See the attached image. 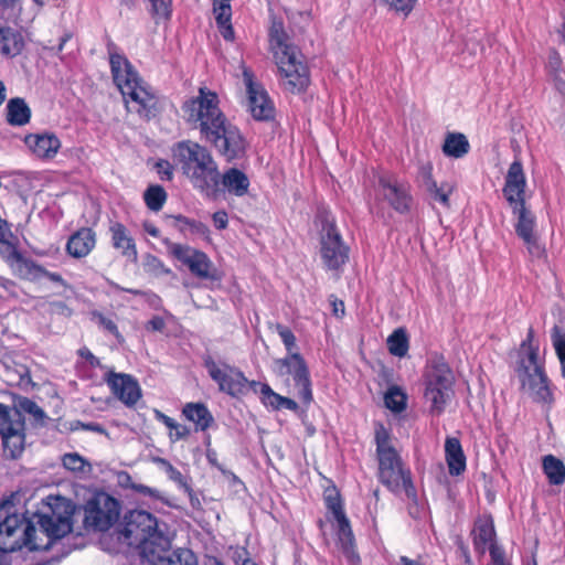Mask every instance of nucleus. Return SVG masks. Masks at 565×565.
<instances>
[{
  "instance_id": "21",
  "label": "nucleus",
  "mask_w": 565,
  "mask_h": 565,
  "mask_svg": "<svg viewBox=\"0 0 565 565\" xmlns=\"http://www.w3.org/2000/svg\"><path fill=\"white\" fill-rule=\"evenodd\" d=\"M526 177L523 164L515 159L509 167L505 174V182L502 189L503 195L509 205H516L525 202Z\"/></svg>"
},
{
  "instance_id": "50",
  "label": "nucleus",
  "mask_w": 565,
  "mask_h": 565,
  "mask_svg": "<svg viewBox=\"0 0 565 565\" xmlns=\"http://www.w3.org/2000/svg\"><path fill=\"white\" fill-rule=\"evenodd\" d=\"M63 467L73 472H83L88 466L87 461L77 452L65 454L62 457Z\"/></svg>"
},
{
  "instance_id": "7",
  "label": "nucleus",
  "mask_w": 565,
  "mask_h": 565,
  "mask_svg": "<svg viewBox=\"0 0 565 565\" xmlns=\"http://www.w3.org/2000/svg\"><path fill=\"white\" fill-rule=\"evenodd\" d=\"M118 541L139 551L145 559L154 551L171 546L170 539L159 529L156 516L143 510H132L124 515L117 529Z\"/></svg>"
},
{
  "instance_id": "48",
  "label": "nucleus",
  "mask_w": 565,
  "mask_h": 565,
  "mask_svg": "<svg viewBox=\"0 0 565 565\" xmlns=\"http://www.w3.org/2000/svg\"><path fill=\"white\" fill-rule=\"evenodd\" d=\"M13 407H17V409H19V413L22 415H32L35 420H42L45 416L43 409L34 401L28 397L20 398Z\"/></svg>"
},
{
  "instance_id": "8",
  "label": "nucleus",
  "mask_w": 565,
  "mask_h": 565,
  "mask_svg": "<svg viewBox=\"0 0 565 565\" xmlns=\"http://www.w3.org/2000/svg\"><path fill=\"white\" fill-rule=\"evenodd\" d=\"M171 152L195 189L202 192L217 189L218 166L207 148L195 141L182 140L172 146Z\"/></svg>"
},
{
  "instance_id": "17",
  "label": "nucleus",
  "mask_w": 565,
  "mask_h": 565,
  "mask_svg": "<svg viewBox=\"0 0 565 565\" xmlns=\"http://www.w3.org/2000/svg\"><path fill=\"white\" fill-rule=\"evenodd\" d=\"M243 81L247 90L248 111L255 120L267 121L274 118V105L267 92L254 81L253 73L244 68Z\"/></svg>"
},
{
  "instance_id": "51",
  "label": "nucleus",
  "mask_w": 565,
  "mask_h": 565,
  "mask_svg": "<svg viewBox=\"0 0 565 565\" xmlns=\"http://www.w3.org/2000/svg\"><path fill=\"white\" fill-rule=\"evenodd\" d=\"M275 329H276V332L278 333V335L280 337V339L287 350V353L288 354L297 353L296 352V337L292 333V331L288 327L280 324V323L276 324Z\"/></svg>"
},
{
  "instance_id": "40",
  "label": "nucleus",
  "mask_w": 565,
  "mask_h": 565,
  "mask_svg": "<svg viewBox=\"0 0 565 565\" xmlns=\"http://www.w3.org/2000/svg\"><path fill=\"white\" fill-rule=\"evenodd\" d=\"M167 198L166 190L159 184L149 185L143 193L147 207L153 212H158L163 207Z\"/></svg>"
},
{
  "instance_id": "57",
  "label": "nucleus",
  "mask_w": 565,
  "mask_h": 565,
  "mask_svg": "<svg viewBox=\"0 0 565 565\" xmlns=\"http://www.w3.org/2000/svg\"><path fill=\"white\" fill-rule=\"evenodd\" d=\"M36 267L40 270H39V273L35 274L34 277H23L22 279H25V280H39V279L45 277V278L50 279L53 282L61 284V285L64 284V280H63V278H62V276L60 274H57V273H50L46 269H44L42 266H40L39 264H36Z\"/></svg>"
},
{
  "instance_id": "44",
  "label": "nucleus",
  "mask_w": 565,
  "mask_h": 565,
  "mask_svg": "<svg viewBox=\"0 0 565 565\" xmlns=\"http://www.w3.org/2000/svg\"><path fill=\"white\" fill-rule=\"evenodd\" d=\"M149 12L156 23L169 20L172 14V0H148Z\"/></svg>"
},
{
  "instance_id": "29",
  "label": "nucleus",
  "mask_w": 565,
  "mask_h": 565,
  "mask_svg": "<svg viewBox=\"0 0 565 565\" xmlns=\"http://www.w3.org/2000/svg\"><path fill=\"white\" fill-rule=\"evenodd\" d=\"M495 531L491 520H479L473 529V545L478 553L484 554L492 545H498L494 541Z\"/></svg>"
},
{
  "instance_id": "53",
  "label": "nucleus",
  "mask_w": 565,
  "mask_h": 565,
  "mask_svg": "<svg viewBox=\"0 0 565 565\" xmlns=\"http://www.w3.org/2000/svg\"><path fill=\"white\" fill-rule=\"evenodd\" d=\"M143 268L147 273L156 275L169 271L168 269H164V265L161 259L151 254H147L145 256Z\"/></svg>"
},
{
  "instance_id": "58",
  "label": "nucleus",
  "mask_w": 565,
  "mask_h": 565,
  "mask_svg": "<svg viewBox=\"0 0 565 565\" xmlns=\"http://www.w3.org/2000/svg\"><path fill=\"white\" fill-rule=\"evenodd\" d=\"M156 171L160 179L163 181H170L173 178V167L168 160H159L156 163Z\"/></svg>"
},
{
  "instance_id": "49",
  "label": "nucleus",
  "mask_w": 565,
  "mask_h": 565,
  "mask_svg": "<svg viewBox=\"0 0 565 565\" xmlns=\"http://www.w3.org/2000/svg\"><path fill=\"white\" fill-rule=\"evenodd\" d=\"M380 4L387 7L397 13L407 17L414 9L417 0H376Z\"/></svg>"
},
{
  "instance_id": "26",
  "label": "nucleus",
  "mask_w": 565,
  "mask_h": 565,
  "mask_svg": "<svg viewBox=\"0 0 565 565\" xmlns=\"http://www.w3.org/2000/svg\"><path fill=\"white\" fill-rule=\"evenodd\" d=\"M222 185L227 193L242 198L248 193L250 181L245 172L230 168L223 174L218 172L217 188Z\"/></svg>"
},
{
  "instance_id": "36",
  "label": "nucleus",
  "mask_w": 565,
  "mask_h": 565,
  "mask_svg": "<svg viewBox=\"0 0 565 565\" xmlns=\"http://www.w3.org/2000/svg\"><path fill=\"white\" fill-rule=\"evenodd\" d=\"M542 469L550 484L561 486L565 482V465L555 456H544L542 459Z\"/></svg>"
},
{
  "instance_id": "16",
  "label": "nucleus",
  "mask_w": 565,
  "mask_h": 565,
  "mask_svg": "<svg viewBox=\"0 0 565 565\" xmlns=\"http://www.w3.org/2000/svg\"><path fill=\"white\" fill-rule=\"evenodd\" d=\"M327 503L328 509L332 512L333 519L337 522V536L342 553L350 565H359L361 559L355 550L354 535L340 500L329 497Z\"/></svg>"
},
{
  "instance_id": "52",
  "label": "nucleus",
  "mask_w": 565,
  "mask_h": 565,
  "mask_svg": "<svg viewBox=\"0 0 565 565\" xmlns=\"http://www.w3.org/2000/svg\"><path fill=\"white\" fill-rule=\"evenodd\" d=\"M282 396L275 393L268 384L262 385V401L274 409H280Z\"/></svg>"
},
{
  "instance_id": "6",
  "label": "nucleus",
  "mask_w": 565,
  "mask_h": 565,
  "mask_svg": "<svg viewBox=\"0 0 565 565\" xmlns=\"http://www.w3.org/2000/svg\"><path fill=\"white\" fill-rule=\"evenodd\" d=\"M515 372L522 390L548 413L555 399L544 363L539 358V345L534 343L533 328L529 329L526 338L520 345Z\"/></svg>"
},
{
  "instance_id": "46",
  "label": "nucleus",
  "mask_w": 565,
  "mask_h": 565,
  "mask_svg": "<svg viewBox=\"0 0 565 565\" xmlns=\"http://www.w3.org/2000/svg\"><path fill=\"white\" fill-rule=\"evenodd\" d=\"M175 221L180 231L184 233L196 234L200 236H206L209 233L207 226L200 221L191 220L183 215L175 216Z\"/></svg>"
},
{
  "instance_id": "12",
  "label": "nucleus",
  "mask_w": 565,
  "mask_h": 565,
  "mask_svg": "<svg viewBox=\"0 0 565 565\" xmlns=\"http://www.w3.org/2000/svg\"><path fill=\"white\" fill-rule=\"evenodd\" d=\"M274 367L278 376L292 377L298 396L303 404L309 405L312 402L310 372L301 354L291 353L285 358L277 359L274 362Z\"/></svg>"
},
{
  "instance_id": "62",
  "label": "nucleus",
  "mask_w": 565,
  "mask_h": 565,
  "mask_svg": "<svg viewBox=\"0 0 565 565\" xmlns=\"http://www.w3.org/2000/svg\"><path fill=\"white\" fill-rule=\"evenodd\" d=\"M213 221H214V224L216 226V228L218 230H223L227 226V223H228V218H227V214L226 212L224 211H217L213 214Z\"/></svg>"
},
{
  "instance_id": "15",
  "label": "nucleus",
  "mask_w": 565,
  "mask_h": 565,
  "mask_svg": "<svg viewBox=\"0 0 565 565\" xmlns=\"http://www.w3.org/2000/svg\"><path fill=\"white\" fill-rule=\"evenodd\" d=\"M509 206L512 210V213L515 217V233L526 245L530 255L535 258L543 257L545 249L539 243L537 236L534 231L536 225L535 215L526 206V203Z\"/></svg>"
},
{
  "instance_id": "47",
  "label": "nucleus",
  "mask_w": 565,
  "mask_h": 565,
  "mask_svg": "<svg viewBox=\"0 0 565 565\" xmlns=\"http://www.w3.org/2000/svg\"><path fill=\"white\" fill-rule=\"evenodd\" d=\"M157 418L163 423L170 430L174 433L170 437L174 440H180L189 436L190 429L186 426L178 424L173 418L164 415L163 413L157 412Z\"/></svg>"
},
{
  "instance_id": "64",
  "label": "nucleus",
  "mask_w": 565,
  "mask_h": 565,
  "mask_svg": "<svg viewBox=\"0 0 565 565\" xmlns=\"http://www.w3.org/2000/svg\"><path fill=\"white\" fill-rule=\"evenodd\" d=\"M554 88L563 96H565V78L564 74H556L550 76Z\"/></svg>"
},
{
  "instance_id": "9",
  "label": "nucleus",
  "mask_w": 565,
  "mask_h": 565,
  "mask_svg": "<svg viewBox=\"0 0 565 565\" xmlns=\"http://www.w3.org/2000/svg\"><path fill=\"white\" fill-rule=\"evenodd\" d=\"M374 440L380 482L394 493L403 490L409 500L416 502L417 492L413 483L412 472L405 467L399 454L391 444V435L383 425L376 427Z\"/></svg>"
},
{
  "instance_id": "59",
  "label": "nucleus",
  "mask_w": 565,
  "mask_h": 565,
  "mask_svg": "<svg viewBox=\"0 0 565 565\" xmlns=\"http://www.w3.org/2000/svg\"><path fill=\"white\" fill-rule=\"evenodd\" d=\"M94 316L102 328L116 335L117 338L120 335L116 323L110 318H107L102 313H95Z\"/></svg>"
},
{
  "instance_id": "19",
  "label": "nucleus",
  "mask_w": 565,
  "mask_h": 565,
  "mask_svg": "<svg viewBox=\"0 0 565 565\" xmlns=\"http://www.w3.org/2000/svg\"><path fill=\"white\" fill-rule=\"evenodd\" d=\"M18 238L8 237L0 241V257L19 278L34 277L39 273L36 263L24 257L18 249Z\"/></svg>"
},
{
  "instance_id": "24",
  "label": "nucleus",
  "mask_w": 565,
  "mask_h": 565,
  "mask_svg": "<svg viewBox=\"0 0 565 565\" xmlns=\"http://www.w3.org/2000/svg\"><path fill=\"white\" fill-rule=\"evenodd\" d=\"M111 245L115 249L132 263L138 259V250L135 239L129 234L127 227L120 222H113L109 226Z\"/></svg>"
},
{
  "instance_id": "41",
  "label": "nucleus",
  "mask_w": 565,
  "mask_h": 565,
  "mask_svg": "<svg viewBox=\"0 0 565 565\" xmlns=\"http://www.w3.org/2000/svg\"><path fill=\"white\" fill-rule=\"evenodd\" d=\"M387 348L392 355L404 358L408 352V338L406 331L402 328L396 329L387 338Z\"/></svg>"
},
{
  "instance_id": "14",
  "label": "nucleus",
  "mask_w": 565,
  "mask_h": 565,
  "mask_svg": "<svg viewBox=\"0 0 565 565\" xmlns=\"http://www.w3.org/2000/svg\"><path fill=\"white\" fill-rule=\"evenodd\" d=\"M84 524L94 531H107L120 514L119 502L108 494H100L87 501L84 508Z\"/></svg>"
},
{
  "instance_id": "32",
  "label": "nucleus",
  "mask_w": 565,
  "mask_h": 565,
  "mask_svg": "<svg viewBox=\"0 0 565 565\" xmlns=\"http://www.w3.org/2000/svg\"><path fill=\"white\" fill-rule=\"evenodd\" d=\"M185 418L195 424L196 430H206L214 418L203 403H188L182 409Z\"/></svg>"
},
{
  "instance_id": "34",
  "label": "nucleus",
  "mask_w": 565,
  "mask_h": 565,
  "mask_svg": "<svg viewBox=\"0 0 565 565\" xmlns=\"http://www.w3.org/2000/svg\"><path fill=\"white\" fill-rule=\"evenodd\" d=\"M31 119V109L23 98L15 97L7 104V121L11 126H24Z\"/></svg>"
},
{
  "instance_id": "20",
  "label": "nucleus",
  "mask_w": 565,
  "mask_h": 565,
  "mask_svg": "<svg viewBox=\"0 0 565 565\" xmlns=\"http://www.w3.org/2000/svg\"><path fill=\"white\" fill-rule=\"evenodd\" d=\"M106 383L113 394L126 406H134L141 397V390L137 380L129 374L109 372Z\"/></svg>"
},
{
  "instance_id": "38",
  "label": "nucleus",
  "mask_w": 565,
  "mask_h": 565,
  "mask_svg": "<svg viewBox=\"0 0 565 565\" xmlns=\"http://www.w3.org/2000/svg\"><path fill=\"white\" fill-rule=\"evenodd\" d=\"M3 376L10 385L28 387L32 384L30 371L24 364L6 365Z\"/></svg>"
},
{
  "instance_id": "45",
  "label": "nucleus",
  "mask_w": 565,
  "mask_h": 565,
  "mask_svg": "<svg viewBox=\"0 0 565 565\" xmlns=\"http://www.w3.org/2000/svg\"><path fill=\"white\" fill-rule=\"evenodd\" d=\"M425 190L434 201L439 202L445 207H449V196L454 191V186L451 184L444 182L438 185L437 182H435L433 185H429Z\"/></svg>"
},
{
  "instance_id": "5",
  "label": "nucleus",
  "mask_w": 565,
  "mask_h": 565,
  "mask_svg": "<svg viewBox=\"0 0 565 565\" xmlns=\"http://www.w3.org/2000/svg\"><path fill=\"white\" fill-rule=\"evenodd\" d=\"M269 47L286 92L299 94L310 84L309 68L300 51L290 43L281 20L273 19L269 28Z\"/></svg>"
},
{
  "instance_id": "11",
  "label": "nucleus",
  "mask_w": 565,
  "mask_h": 565,
  "mask_svg": "<svg viewBox=\"0 0 565 565\" xmlns=\"http://www.w3.org/2000/svg\"><path fill=\"white\" fill-rule=\"evenodd\" d=\"M350 248L333 221L326 220L320 236V256L328 270H339L349 260Z\"/></svg>"
},
{
  "instance_id": "28",
  "label": "nucleus",
  "mask_w": 565,
  "mask_h": 565,
  "mask_svg": "<svg viewBox=\"0 0 565 565\" xmlns=\"http://www.w3.org/2000/svg\"><path fill=\"white\" fill-rule=\"evenodd\" d=\"M445 455L450 476H459L466 470V456L458 438H446Z\"/></svg>"
},
{
  "instance_id": "43",
  "label": "nucleus",
  "mask_w": 565,
  "mask_h": 565,
  "mask_svg": "<svg viewBox=\"0 0 565 565\" xmlns=\"http://www.w3.org/2000/svg\"><path fill=\"white\" fill-rule=\"evenodd\" d=\"M153 461L168 473L169 478L173 482H175L181 489L184 490V492H186L188 494L191 495L192 488L188 483L186 478L177 468H174L170 463V461H168L164 458H160V457L154 458Z\"/></svg>"
},
{
  "instance_id": "61",
  "label": "nucleus",
  "mask_w": 565,
  "mask_h": 565,
  "mask_svg": "<svg viewBox=\"0 0 565 565\" xmlns=\"http://www.w3.org/2000/svg\"><path fill=\"white\" fill-rule=\"evenodd\" d=\"M233 559H234L235 564H237V565H246L247 562H253L248 557L247 550L244 548V547H238V548L235 550L234 555H233Z\"/></svg>"
},
{
  "instance_id": "13",
  "label": "nucleus",
  "mask_w": 565,
  "mask_h": 565,
  "mask_svg": "<svg viewBox=\"0 0 565 565\" xmlns=\"http://www.w3.org/2000/svg\"><path fill=\"white\" fill-rule=\"evenodd\" d=\"M204 367L218 390L232 397H239L248 391V380L244 373L225 362H216L212 356L204 358Z\"/></svg>"
},
{
  "instance_id": "30",
  "label": "nucleus",
  "mask_w": 565,
  "mask_h": 565,
  "mask_svg": "<svg viewBox=\"0 0 565 565\" xmlns=\"http://www.w3.org/2000/svg\"><path fill=\"white\" fill-rule=\"evenodd\" d=\"M24 430V416L19 413V409L0 404V435L22 433Z\"/></svg>"
},
{
  "instance_id": "23",
  "label": "nucleus",
  "mask_w": 565,
  "mask_h": 565,
  "mask_svg": "<svg viewBox=\"0 0 565 565\" xmlns=\"http://www.w3.org/2000/svg\"><path fill=\"white\" fill-rule=\"evenodd\" d=\"M379 186L384 199L396 212L406 213L409 211L412 196L406 185L387 178H381Z\"/></svg>"
},
{
  "instance_id": "60",
  "label": "nucleus",
  "mask_w": 565,
  "mask_h": 565,
  "mask_svg": "<svg viewBox=\"0 0 565 565\" xmlns=\"http://www.w3.org/2000/svg\"><path fill=\"white\" fill-rule=\"evenodd\" d=\"M164 328H166V321L160 316H153L146 324V329L151 330V331L161 332V331H163Z\"/></svg>"
},
{
  "instance_id": "39",
  "label": "nucleus",
  "mask_w": 565,
  "mask_h": 565,
  "mask_svg": "<svg viewBox=\"0 0 565 565\" xmlns=\"http://www.w3.org/2000/svg\"><path fill=\"white\" fill-rule=\"evenodd\" d=\"M384 404L390 411L402 413L407 407V394L399 386L392 385L384 395Z\"/></svg>"
},
{
  "instance_id": "18",
  "label": "nucleus",
  "mask_w": 565,
  "mask_h": 565,
  "mask_svg": "<svg viewBox=\"0 0 565 565\" xmlns=\"http://www.w3.org/2000/svg\"><path fill=\"white\" fill-rule=\"evenodd\" d=\"M170 250L196 277L201 279H215L213 264L205 253L182 244H173Z\"/></svg>"
},
{
  "instance_id": "42",
  "label": "nucleus",
  "mask_w": 565,
  "mask_h": 565,
  "mask_svg": "<svg viewBox=\"0 0 565 565\" xmlns=\"http://www.w3.org/2000/svg\"><path fill=\"white\" fill-rule=\"evenodd\" d=\"M551 340L561 363L562 376L565 379V328L555 324L551 330Z\"/></svg>"
},
{
  "instance_id": "35",
  "label": "nucleus",
  "mask_w": 565,
  "mask_h": 565,
  "mask_svg": "<svg viewBox=\"0 0 565 565\" xmlns=\"http://www.w3.org/2000/svg\"><path fill=\"white\" fill-rule=\"evenodd\" d=\"M470 149L467 137L459 132H450L446 136L443 152L450 158H462Z\"/></svg>"
},
{
  "instance_id": "33",
  "label": "nucleus",
  "mask_w": 565,
  "mask_h": 565,
  "mask_svg": "<svg viewBox=\"0 0 565 565\" xmlns=\"http://www.w3.org/2000/svg\"><path fill=\"white\" fill-rule=\"evenodd\" d=\"M213 12L215 15L216 25L223 39L226 41H234L235 33L231 23V4L213 0Z\"/></svg>"
},
{
  "instance_id": "37",
  "label": "nucleus",
  "mask_w": 565,
  "mask_h": 565,
  "mask_svg": "<svg viewBox=\"0 0 565 565\" xmlns=\"http://www.w3.org/2000/svg\"><path fill=\"white\" fill-rule=\"evenodd\" d=\"M2 438L3 445V456L7 459H18L24 451V443H25V434L22 433H12L0 435Z\"/></svg>"
},
{
  "instance_id": "10",
  "label": "nucleus",
  "mask_w": 565,
  "mask_h": 565,
  "mask_svg": "<svg viewBox=\"0 0 565 565\" xmlns=\"http://www.w3.org/2000/svg\"><path fill=\"white\" fill-rule=\"evenodd\" d=\"M454 373L445 359L440 355L431 356L424 373V397L433 415L439 416L445 412L454 395Z\"/></svg>"
},
{
  "instance_id": "22",
  "label": "nucleus",
  "mask_w": 565,
  "mask_h": 565,
  "mask_svg": "<svg viewBox=\"0 0 565 565\" xmlns=\"http://www.w3.org/2000/svg\"><path fill=\"white\" fill-rule=\"evenodd\" d=\"M24 143L34 157L45 161L54 159L62 147L58 137L47 131L26 135Z\"/></svg>"
},
{
  "instance_id": "54",
  "label": "nucleus",
  "mask_w": 565,
  "mask_h": 565,
  "mask_svg": "<svg viewBox=\"0 0 565 565\" xmlns=\"http://www.w3.org/2000/svg\"><path fill=\"white\" fill-rule=\"evenodd\" d=\"M417 179L424 189L428 188L429 185H433L436 182L433 178L431 163L427 162L419 167Z\"/></svg>"
},
{
  "instance_id": "1",
  "label": "nucleus",
  "mask_w": 565,
  "mask_h": 565,
  "mask_svg": "<svg viewBox=\"0 0 565 565\" xmlns=\"http://www.w3.org/2000/svg\"><path fill=\"white\" fill-rule=\"evenodd\" d=\"M218 96L201 87L199 95L185 102L183 111L188 122L200 130L201 138L211 143L227 162L242 159L247 142L241 130L232 125L218 107Z\"/></svg>"
},
{
  "instance_id": "55",
  "label": "nucleus",
  "mask_w": 565,
  "mask_h": 565,
  "mask_svg": "<svg viewBox=\"0 0 565 565\" xmlns=\"http://www.w3.org/2000/svg\"><path fill=\"white\" fill-rule=\"evenodd\" d=\"M548 75L564 74L563 62L561 55L556 51H551L546 65Z\"/></svg>"
},
{
  "instance_id": "27",
  "label": "nucleus",
  "mask_w": 565,
  "mask_h": 565,
  "mask_svg": "<svg viewBox=\"0 0 565 565\" xmlns=\"http://www.w3.org/2000/svg\"><path fill=\"white\" fill-rule=\"evenodd\" d=\"M95 244V232L89 227H83L68 238L66 249L71 256L82 258L93 250Z\"/></svg>"
},
{
  "instance_id": "31",
  "label": "nucleus",
  "mask_w": 565,
  "mask_h": 565,
  "mask_svg": "<svg viewBox=\"0 0 565 565\" xmlns=\"http://www.w3.org/2000/svg\"><path fill=\"white\" fill-rule=\"evenodd\" d=\"M24 46L22 34L10 28L0 26V53L6 56H17Z\"/></svg>"
},
{
  "instance_id": "25",
  "label": "nucleus",
  "mask_w": 565,
  "mask_h": 565,
  "mask_svg": "<svg viewBox=\"0 0 565 565\" xmlns=\"http://www.w3.org/2000/svg\"><path fill=\"white\" fill-rule=\"evenodd\" d=\"M150 565H198L194 553L188 548H178L170 551L166 547L163 551H154L153 556L145 558Z\"/></svg>"
},
{
  "instance_id": "56",
  "label": "nucleus",
  "mask_w": 565,
  "mask_h": 565,
  "mask_svg": "<svg viewBox=\"0 0 565 565\" xmlns=\"http://www.w3.org/2000/svg\"><path fill=\"white\" fill-rule=\"evenodd\" d=\"M491 562L488 565H512L505 557V552L500 545H492L490 548Z\"/></svg>"
},
{
  "instance_id": "63",
  "label": "nucleus",
  "mask_w": 565,
  "mask_h": 565,
  "mask_svg": "<svg viewBox=\"0 0 565 565\" xmlns=\"http://www.w3.org/2000/svg\"><path fill=\"white\" fill-rule=\"evenodd\" d=\"M78 425L84 430H89V431L97 433V434H100V435H107L106 429L100 424H98V423H94V422L81 423V422H78Z\"/></svg>"
},
{
  "instance_id": "4",
  "label": "nucleus",
  "mask_w": 565,
  "mask_h": 565,
  "mask_svg": "<svg viewBox=\"0 0 565 565\" xmlns=\"http://www.w3.org/2000/svg\"><path fill=\"white\" fill-rule=\"evenodd\" d=\"M269 47L286 92L299 94L310 84L309 68L300 51L290 43L281 20L273 19L269 28Z\"/></svg>"
},
{
  "instance_id": "2",
  "label": "nucleus",
  "mask_w": 565,
  "mask_h": 565,
  "mask_svg": "<svg viewBox=\"0 0 565 565\" xmlns=\"http://www.w3.org/2000/svg\"><path fill=\"white\" fill-rule=\"evenodd\" d=\"M39 532L45 536L46 542H38L34 521L24 514L17 513L10 501L0 504V551L11 553L23 546L30 551L49 550L53 544L72 531L70 518L49 514H36Z\"/></svg>"
},
{
  "instance_id": "3",
  "label": "nucleus",
  "mask_w": 565,
  "mask_h": 565,
  "mask_svg": "<svg viewBox=\"0 0 565 565\" xmlns=\"http://www.w3.org/2000/svg\"><path fill=\"white\" fill-rule=\"evenodd\" d=\"M107 52L114 82L124 97L127 110L150 120L158 113L154 90L139 76L128 58L118 52L115 43L107 44Z\"/></svg>"
}]
</instances>
